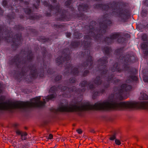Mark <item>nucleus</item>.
Returning a JSON list of instances; mask_svg holds the SVG:
<instances>
[{
	"label": "nucleus",
	"mask_w": 148,
	"mask_h": 148,
	"mask_svg": "<svg viewBox=\"0 0 148 148\" xmlns=\"http://www.w3.org/2000/svg\"><path fill=\"white\" fill-rule=\"evenodd\" d=\"M41 97L33 98L30 102H23L16 101L13 102H3L4 98H0V110H8L15 108H24L33 107H42L45 103V99L43 101H40Z\"/></svg>",
	"instance_id": "nucleus-1"
},
{
	"label": "nucleus",
	"mask_w": 148,
	"mask_h": 148,
	"mask_svg": "<svg viewBox=\"0 0 148 148\" xmlns=\"http://www.w3.org/2000/svg\"><path fill=\"white\" fill-rule=\"evenodd\" d=\"M132 88V86L129 85L125 84H123L118 89L117 94L119 99H124L123 97L125 95L126 92L130 90Z\"/></svg>",
	"instance_id": "nucleus-2"
},
{
	"label": "nucleus",
	"mask_w": 148,
	"mask_h": 148,
	"mask_svg": "<svg viewBox=\"0 0 148 148\" xmlns=\"http://www.w3.org/2000/svg\"><path fill=\"white\" fill-rule=\"evenodd\" d=\"M112 14L118 16L122 20H125L127 18V11L122 8H114L112 12Z\"/></svg>",
	"instance_id": "nucleus-3"
},
{
	"label": "nucleus",
	"mask_w": 148,
	"mask_h": 148,
	"mask_svg": "<svg viewBox=\"0 0 148 148\" xmlns=\"http://www.w3.org/2000/svg\"><path fill=\"white\" fill-rule=\"evenodd\" d=\"M107 17H109V15L107 14H105L103 16V18L105 20L104 21L103 23H102L101 25V26L103 28H106L108 25L111 24L112 23V22L110 21L107 19ZM102 29H101L99 30V32H101L102 33H105L106 31L105 29H103L102 30Z\"/></svg>",
	"instance_id": "nucleus-4"
},
{
	"label": "nucleus",
	"mask_w": 148,
	"mask_h": 148,
	"mask_svg": "<svg viewBox=\"0 0 148 148\" xmlns=\"http://www.w3.org/2000/svg\"><path fill=\"white\" fill-rule=\"evenodd\" d=\"M120 34L119 33H115L111 35L110 38H107L105 39L106 42L108 44H109L112 42L113 40L115 39L119 36Z\"/></svg>",
	"instance_id": "nucleus-5"
},
{
	"label": "nucleus",
	"mask_w": 148,
	"mask_h": 148,
	"mask_svg": "<svg viewBox=\"0 0 148 148\" xmlns=\"http://www.w3.org/2000/svg\"><path fill=\"white\" fill-rule=\"evenodd\" d=\"M120 67V66L118 64H115L113 66V68L112 69V72L117 71L119 72H121L123 70L121 69H119Z\"/></svg>",
	"instance_id": "nucleus-6"
},
{
	"label": "nucleus",
	"mask_w": 148,
	"mask_h": 148,
	"mask_svg": "<svg viewBox=\"0 0 148 148\" xmlns=\"http://www.w3.org/2000/svg\"><path fill=\"white\" fill-rule=\"evenodd\" d=\"M134 58V57L133 56H130L129 55H126V56L123 58L122 60H124L126 63H127L128 62H133L132 60Z\"/></svg>",
	"instance_id": "nucleus-7"
},
{
	"label": "nucleus",
	"mask_w": 148,
	"mask_h": 148,
	"mask_svg": "<svg viewBox=\"0 0 148 148\" xmlns=\"http://www.w3.org/2000/svg\"><path fill=\"white\" fill-rule=\"evenodd\" d=\"M141 47L144 50H145L144 53L148 55V42H146L145 43H143L141 45Z\"/></svg>",
	"instance_id": "nucleus-8"
},
{
	"label": "nucleus",
	"mask_w": 148,
	"mask_h": 148,
	"mask_svg": "<svg viewBox=\"0 0 148 148\" xmlns=\"http://www.w3.org/2000/svg\"><path fill=\"white\" fill-rule=\"evenodd\" d=\"M95 8H101L103 9H104L105 10L109 9L110 8L109 6L107 5H103L102 4H99L96 5L95 6Z\"/></svg>",
	"instance_id": "nucleus-9"
},
{
	"label": "nucleus",
	"mask_w": 148,
	"mask_h": 148,
	"mask_svg": "<svg viewBox=\"0 0 148 148\" xmlns=\"http://www.w3.org/2000/svg\"><path fill=\"white\" fill-rule=\"evenodd\" d=\"M95 84L97 86L100 85L101 83V81L100 80V77L99 76H97L94 80Z\"/></svg>",
	"instance_id": "nucleus-10"
},
{
	"label": "nucleus",
	"mask_w": 148,
	"mask_h": 148,
	"mask_svg": "<svg viewBox=\"0 0 148 148\" xmlns=\"http://www.w3.org/2000/svg\"><path fill=\"white\" fill-rule=\"evenodd\" d=\"M93 29H91L90 28V32H89V34L90 35L91 37H93L95 38H96L97 37H98V34L95 35V32L93 31Z\"/></svg>",
	"instance_id": "nucleus-11"
},
{
	"label": "nucleus",
	"mask_w": 148,
	"mask_h": 148,
	"mask_svg": "<svg viewBox=\"0 0 148 148\" xmlns=\"http://www.w3.org/2000/svg\"><path fill=\"white\" fill-rule=\"evenodd\" d=\"M140 95V99L146 100L148 99V96L146 94L141 93Z\"/></svg>",
	"instance_id": "nucleus-12"
},
{
	"label": "nucleus",
	"mask_w": 148,
	"mask_h": 148,
	"mask_svg": "<svg viewBox=\"0 0 148 148\" xmlns=\"http://www.w3.org/2000/svg\"><path fill=\"white\" fill-rule=\"evenodd\" d=\"M92 58L91 56H89L88 58L87 62H86V64H88L87 66L89 65V67H90V66L92 65Z\"/></svg>",
	"instance_id": "nucleus-13"
},
{
	"label": "nucleus",
	"mask_w": 148,
	"mask_h": 148,
	"mask_svg": "<svg viewBox=\"0 0 148 148\" xmlns=\"http://www.w3.org/2000/svg\"><path fill=\"white\" fill-rule=\"evenodd\" d=\"M30 69L31 70V72H32L31 75H32L34 76L36 75L37 71L34 66H32V68L31 67Z\"/></svg>",
	"instance_id": "nucleus-14"
},
{
	"label": "nucleus",
	"mask_w": 148,
	"mask_h": 148,
	"mask_svg": "<svg viewBox=\"0 0 148 148\" xmlns=\"http://www.w3.org/2000/svg\"><path fill=\"white\" fill-rule=\"evenodd\" d=\"M55 97V95L54 94H52L50 95H49L47 97L45 98L46 100L47 101H48L49 100L52 99L53 98Z\"/></svg>",
	"instance_id": "nucleus-15"
},
{
	"label": "nucleus",
	"mask_w": 148,
	"mask_h": 148,
	"mask_svg": "<svg viewBox=\"0 0 148 148\" xmlns=\"http://www.w3.org/2000/svg\"><path fill=\"white\" fill-rule=\"evenodd\" d=\"M27 134L26 132H22L21 135V139L22 140H25L26 139V136H27Z\"/></svg>",
	"instance_id": "nucleus-16"
},
{
	"label": "nucleus",
	"mask_w": 148,
	"mask_h": 148,
	"mask_svg": "<svg viewBox=\"0 0 148 148\" xmlns=\"http://www.w3.org/2000/svg\"><path fill=\"white\" fill-rule=\"evenodd\" d=\"M111 50V48L108 47H105L103 49L104 51H105V53L107 55L110 52Z\"/></svg>",
	"instance_id": "nucleus-17"
},
{
	"label": "nucleus",
	"mask_w": 148,
	"mask_h": 148,
	"mask_svg": "<svg viewBox=\"0 0 148 148\" xmlns=\"http://www.w3.org/2000/svg\"><path fill=\"white\" fill-rule=\"evenodd\" d=\"M108 81L110 82L111 81L113 83H116L119 82V80L118 79H115L114 78H113V77H109L108 79Z\"/></svg>",
	"instance_id": "nucleus-18"
},
{
	"label": "nucleus",
	"mask_w": 148,
	"mask_h": 148,
	"mask_svg": "<svg viewBox=\"0 0 148 148\" xmlns=\"http://www.w3.org/2000/svg\"><path fill=\"white\" fill-rule=\"evenodd\" d=\"M72 89H71H71L69 88L66 87H63L62 89V90L63 91H66V92H67V91H68L69 92H71V91H73V90H72Z\"/></svg>",
	"instance_id": "nucleus-19"
},
{
	"label": "nucleus",
	"mask_w": 148,
	"mask_h": 148,
	"mask_svg": "<svg viewBox=\"0 0 148 148\" xmlns=\"http://www.w3.org/2000/svg\"><path fill=\"white\" fill-rule=\"evenodd\" d=\"M78 73V71L77 69L76 68H74L71 72V73H72L73 74L75 75H77Z\"/></svg>",
	"instance_id": "nucleus-20"
},
{
	"label": "nucleus",
	"mask_w": 148,
	"mask_h": 148,
	"mask_svg": "<svg viewBox=\"0 0 148 148\" xmlns=\"http://www.w3.org/2000/svg\"><path fill=\"white\" fill-rule=\"evenodd\" d=\"M56 63L59 65L60 64H62V58H58L56 59Z\"/></svg>",
	"instance_id": "nucleus-21"
},
{
	"label": "nucleus",
	"mask_w": 148,
	"mask_h": 148,
	"mask_svg": "<svg viewBox=\"0 0 148 148\" xmlns=\"http://www.w3.org/2000/svg\"><path fill=\"white\" fill-rule=\"evenodd\" d=\"M90 84L88 83V85ZM80 85L82 87L86 86L88 85V82L86 81H84L81 83Z\"/></svg>",
	"instance_id": "nucleus-22"
},
{
	"label": "nucleus",
	"mask_w": 148,
	"mask_h": 148,
	"mask_svg": "<svg viewBox=\"0 0 148 148\" xmlns=\"http://www.w3.org/2000/svg\"><path fill=\"white\" fill-rule=\"evenodd\" d=\"M138 79V78L137 77L134 75H132L130 77V81H132V80L134 81H137Z\"/></svg>",
	"instance_id": "nucleus-23"
},
{
	"label": "nucleus",
	"mask_w": 148,
	"mask_h": 148,
	"mask_svg": "<svg viewBox=\"0 0 148 148\" xmlns=\"http://www.w3.org/2000/svg\"><path fill=\"white\" fill-rule=\"evenodd\" d=\"M58 89L56 88L55 86H53L51 87L49 90V92H53L56 90H58Z\"/></svg>",
	"instance_id": "nucleus-24"
},
{
	"label": "nucleus",
	"mask_w": 148,
	"mask_h": 148,
	"mask_svg": "<svg viewBox=\"0 0 148 148\" xmlns=\"http://www.w3.org/2000/svg\"><path fill=\"white\" fill-rule=\"evenodd\" d=\"M70 57L69 55H67L66 58L63 59V61H68L70 60Z\"/></svg>",
	"instance_id": "nucleus-25"
},
{
	"label": "nucleus",
	"mask_w": 148,
	"mask_h": 148,
	"mask_svg": "<svg viewBox=\"0 0 148 148\" xmlns=\"http://www.w3.org/2000/svg\"><path fill=\"white\" fill-rule=\"evenodd\" d=\"M116 138V135L115 134L112 135L110 138L109 139L111 140H113Z\"/></svg>",
	"instance_id": "nucleus-26"
},
{
	"label": "nucleus",
	"mask_w": 148,
	"mask_h": 148,
	"mask_svg": "<svg viewBox=\"0 0 148 148\" xmlns=\"http://www.w3.org/2000/svg\"><path fill=\"white\" fill-rule=\"evenodd\" d=\"M143 80L145 82H148V76H144L143 77Z\"/></svg>",
	"instance_id": "nucleus-27"
},
{
	"label": "nucleus",
	"mask_w": 148,
	"mask_h": 148,
	"mask_svg": "<svg viewBox=\"0 0 148 148\" xmlns=\"http://www.w3.org/2000/svg\"><path fill=\"white\" fill-rule=\"evenodd\" d=\"M142 39L143 41H146L147 39V36L146 34H143L142 36Z\"/></svg>",
	"instance_id": "nucleus-28"
},
{
	"label": "nucleus",
	"mask_w": 148,
	"mask_h": 148,
	"mask_svg": "<svg viewBox=\"0 0 148 148\" xmlns=\"http://www.w3.org/2000/svg\"><path fill=\"white\" fill-rule=\"evenodd\" d=\"M82 6L83 5H79L78 7V9L79 10H82L83 11H85V8L84 7L83 8H82Z\"/></svg>",
	"instance_id": "nucleus-29"
},
{
	"label": "nucleus",
	"mask_w": 148,
	"mask_h": 148,
	"mask_svg": "<svg viewBox=\"0 0 148 148\" xmlns=\"http://www.w3.org/2000/svg\"><path fill=\"white\" fill-rule=\"evenodd\" d=\"M99 63L100 62H101V64H102V63L104 64V63L107 62V59H106V60H102L101 59H100L99 60Z\"/></svg>",
	"instance_id": "nucleus-30"
},
{
	"label": "nucleus",
	"mask_w": 148,
	"mask_h": 148,
	"mask_svg": "<svg viewBox=\"0 0 148 148\" xmlns=\"http://www.w3.org/2000/svg\"><path fill=\"white\" fill-rule=\"evenodd\" d=\"M14 62L16 63V64L18 65H18L22 63L21 62H19V59L18 58L17 59H15Z\"/></svg>",
	"instance_id": "nucleus-31"
},
{
	"label": "nucleus",
	"mask_w": 148,
	"mask_h": 148,
	"mask_svg": "<svg viewBox=\"0 0 148 148\" xmlns=\"http://www.w3.org/2000/svg\"><path fill=\"white\" fill-rule=\"evenodd\" d=\"M25 12L27 14H29L31 12V10L29 8L25 9Z\"/></svg>",
	"instance_id": "nucleus-32"
},
{
	"label": "nucleus",
	"mask_w": 148,
	"mask_h": 148,
	"mask_svg": "<svg viewBox=\"0 0 148 148\" xmlns=\"http://www.w3.org/2000/svg\"><path fill=\"white\" fill-rule=\"evenodd\" d=\"M61 79V76L60 75H59L57 76L55 78V80L56 81H58L60 79Z\"/></svg>",
	"instance_id": "nucleus-33"
},
{
	"label": "nucleus",
	"mask_w": 148,
	"mask_h": 148,
	"mask_svg": "<svg viewBox=\"0 0 148 148\" xmlns=\"http://www.w3.org/2000/svg\"><path fill=\"white\" fill-rule=\"evenodd\" d=\"M16 134H18V135H21L22 134L23 132H22V131H20V130H17L16 131Z\"/></svg>",
	"instance_id": "nucleus-34"
},
{
	"label": "nucleus",
	"mask_w": 148,
	"mask_h": 148,
	"mask_svg": "<svg viewBox=\"0 0 148 148\" xmlns=\"http://www.w3.org/2000/svg\"><path fill=\"white\" fill-rule=\"evenodd\" d=\"M78 34V32H75L74 33V35L75 36V38H80L81 37V36H82V35L80 34L79 36H77V34Z\"/></svg>",
	"instance_id": "nucleus-35"
},
{
	"label": "nucleus",
	"mask_w": 148,
	"mask_h": 148,
	"mask_svg": "<svg viewBox=\"0 0 148 148\" xmlns=\"http://www.w3.org/2000/svg\"><path fill=\"white\" fill-rule=\"evenodd\" d=\"M115 143L118 145H120L121 144L120 141L118 139H115Z\"/></svg>",
	"instance_id": "nucleus-36"
},
{
	"label": "nucleus",
	"mask_w": 148,
	"mask_h": 148,
	"mask_svg": "<svg viewBox=\"0 0 148 148\" xmlns=\"http://www.w3.org/2000/svg\"><path fill=\"white\" fill-rule=\"evenodd\" d=\"M69 81L71 83H73L75 82V79L74 78H70V79Z\"/></svg>",
	"instance_id": "nucleus-37"
},
{
	"label": "nucleus",
	"mask_w": 148,
	"mask_h": 148,
	"mask_svg": "<svg viewBox=\"0 0 148 148\" xmlns=\"http://www.w3.org/2000/svg\"><path fill=\"white\" fill-rule=\"evenodd\" d=\"M71 0H69L66 2L65 4L66 5H68L71 4Z\"/></svg>",
	"instance_id": "nucleus-38"
},
{
	"label": "nucleus",
	"mask_w": 148,
	"mask_h": 148,
	"mask_svg": "<svg viewBox=\"0 0 148 148\" xmlns=\"http://www.w3.org/2000/svg\"><path fill=\"white\" fill-rule=\"evenodd\" d=\"M89 73V72L88 71H85L84 72V73L83 74V75L84 76H85L86 75H87V74H88Z\"/></svg>",
	"instance_id": "nucleus-39"
},
{
	"label": "nucleus",
	"mask_w": 148,
	"mask_h": 148,
	"mask_svg": "<svg viewBox=\"0 0 148 148\" xmlns=\"http://www.w3.org/2000/svg\"><path fill=\"white\" fill-rule=\"evenodd\" d=\"M7 4V1H3L2 3V5L3 6H5Z\"/></svg>",
	"instance_id": "nucleus-40"
},
{
	"label": "nucleus",
	"mask_w": 148,
	"mask_h": 148,
	"mask_svg": "<svg viewBox=\"0 0 148 148\" xmlns=\"http://www.w3.org/2000/svg\"><path fill=\"white\" fill-rule=\"evenodd\" d=\"M76 131L79 134H81L82 133V131L80 129L77 130Z\"/></svg>",
	"instance_id": "nucleus-41"
},
{
	"label": "nucleus",
	"mask_w": 148,
	"mask_h": 148,
	"mask_svg": "<svg viewBox=\"0 0 148 148\" xmlns=\"http://www.w3.org/2000/svg\"><path fill=\"white\" fill-rule=\"evenodd\" d=\"M99 92H95L93 94V98L95 99L94 98V96H95V95H99Z\"/></svg>",
	"instance_id": "nucleus-42"
},
{
	"label": "nucleus",
	"mask_w": 148,
	"mask_h": 148,
	"mask_svg": "<svg viewBox=\"0 0 148 148\" xmlns=\"http://www.w3.org/2000/svg\"><path fill=\"white\" fill-rule=\"evenodd\" d=\"M53 135L51 134H50L48 138L49 139H51L53 138Z\"/></svg>",
	"instance_id": "nucleus-43"
},
{
	"label": "nucleus",
	"mask_w": 148,
	"mask_h": 148,
	"mask_svg": "<svg viewBox=\"0 0 148 148\" xmlns=\"http://www.w3.org/2000/svg\"><path fill=\"white\" fill-rule=\"evenodd\" d=\"M56 10H57V11L58 12V13H60V8H59V7L58 6L57 7H56Z\"/></svg>",
	"instance_id": "nucleus-44"
},
{
	"label": "nucleus",
	"mask_w": 148,
	"mask_h": 148,
	"mask_svg": "<svg viewBox=\"0 0 148 148\" xmlns=\"http://www.w3.org/2000/svg\"><path fill=\"white\" fill-rule=\"evenodd\" d=\"M71 34L70 33H68L66 34V36L67 37H69L71 36Z\"/></svg>",
	"instance_id": "nucleus-45"
},
{
	"label": "nucleus",
	"mask_w": 148,
	"mask_h": 148,
	"mask_svg": "<svg viewBox=\"0 0 148 148\" xmlns=\"http://www.w3.org/2000/svg\"><path fill=\"white\" fill-rule=\"evenodd\" d=\"M44 4L45 6H48V3L46 1H45L44 3Z\"/></svg>",
	"instance_id": "nucleus-46"
},
{
	"label": "nucleus",
	"mask_w": 148,
	"mask_h": 148,
	"mask_svg": "<svg viewBox=\"0 0 148 148\" xmlns=\"http://www.w3.org/2000/svg\"><path fill=\"white\" fill-rule=\"evenodd\" d=\"M142 14L144 16L145 15L147 14V13L146 12H144L143 11V12L142 13Z\"/></svg>",
	"instance_id": "nucleus-47"
},
{
	"label": "nucleus",
	"mask_w": 148,
	"mask_h": 148,
	"mask_svg": "<svg viewBox=\"0 0 148 148\" xmlns=\"http://www.w3.org/2000/svg\"><path fill=\"white\" fill-rule=\"evenodd\" d=\"M89 88L90 89H92L94 88V86L93 85H89Z\"/></svg>",
	"instance_id": "nucleus-48"
},
{
	"label": "nucleus",
	"mask_w": 148,
	"mask_h": 148,
	"mask_svg": "<svg viewBox=\"0 0 148 148\" xmlns=\"http://www.w3.org/2000/svg\"><path fill=\"white\" fill-rule=\"evenodd\" d=\"M103 71H102V74H103L104 73V72H106V69H105Z\"/></svg>",
	"instance_id": "nucleus-49"
},
{
	"label": "nucleus",
	"mask_w": 148,
	"mask_h": 148,
	"mask_svg": "<svg viewBox=\"0 0 148 148\" xmlns=\"http://www.w3.org/2000/svg\"><path fill=\"white\" fill-rule=\"evenodd\" d=\"M49 8H51V10H53V7L51 5H50V6L49 5Z\"/></svg>",
	"instance_id": "nucleus-50"
},
{
	"label": "nucleus",
	"mask_w": 148,
	"mask_h": 148,
	"mask_svg": "<svg viewBox=\"0 0 148 148\" xmlns=\"http://www.w3.org/2000/svg\"><path fill=\"white\" fill-rule=\"evenodd\" d=\"M40 2V0H37L36 3L38 5V4Z\"/></svg>",
	"instance_id": "nucleus-51"
},
{
	"label": "nucleus",
	"mask_w": 148,
	"mask_h": 148,
	"mask_svg": "<svg viewBox=\"0 0 148 148\" xmlns=\"http://www.w3.org/2000/svg\"><path fill=\"white\" fill-rule=\"evenodd\" d=\"M31 54H30L29 55V56H31ZM32 56H30V58L29 59V60H30L32 59Z\"/></svg>",
	"instance_id": "nucleus-52"
},
{
	"label": "nucleus",
	"mask_w": 148,
	"mask_h": 148,
	"mask_svg": "<svg viewBox=\"0 0 148 148\" xmlns=\"http://www.w3.org/2000/svg\"><path fill=\"white\" fill-rule=\"evenodd\" d=\"M85 37V39H90V37H87V36H86Z\"/></svg>",
	"instance_id": "nucleus-53"
},
{
	"label": "nucleus",
	"mask_w": 148,
	"mask_h": 148,
	"mask_svg": "<svg viewBox=\"0 0 148 148\" xmlns=\"http://www.w3.org/2000/svg\"><path fill=\"white\" fill-rule=\"evenodd\" d=\"M104 91V89H102L101 91H100V93H103ZM100 93V92H99Z\"/></svg>",
	"instance_id": "nucleus-54"
},
{
	"label": "nucleus",
	"mask_w": 148,
	"mask_h": 148,
	"mask_svg": "<svg viewBox=\"0 0 148 148\" xmlns=\"http://www.w3.org/2000/svg\"><path fill=\"white\" fill-rule=\"evenodd\" d=\"M16 38L17 39V40H18V39H20V38H19V37H18V36H17V35H16Z\"/></svg>",
	"instance_id": "nucleus-55"
},
{
	"label": "nucleus",
	"mask_w": 148,
	"mask_h": 148,
	"mask_svg": "<svg viewBox=\"0 0 148 148\" xmlns=\"http://www.w3.org/2000/svg\"><path fill=\"white\" fill-rule=\"evenodd\" d=\"M85 63H86V62L84 63V67H86H86L87 66H86L85 65Z\"/></svg>",
	"instance_id": "nucleus-56"
},
{
	"label": "nucleus",
	"mask_w": 148,
	"mask_h": 148,
	"mask_svg": "<svg viewBox=\"0 0 148 148\" xmlns=\"http://www.w3.org/2000/svg\"><path fill=\"white\" fill-rule=\"evenodd\" d=\"M28 3L27 2H25L24 3V4H28Z\"/></svg>",
	"instance_id": "nucleus-57"
},
{
	"label": "nucleus",
	"mask_w": 148,
	"mask_h": 148,
	"mask_svg": "<svg viewBox=\"0 0 148 148\" xmlns=\"http://www.w3.org/2000/svg\"><path fill=\"white\" fill-rule=\"evenodd\" d=\"M56 0H53V2H54V3H56Z\"/></svg>",
	"instance_id": "nucleus-58"
},
{
	"label": "nucleus",
	"mask_w": 148,
	"mask_h": 148,
	"mask_svg": "<svg viewBox=\"0 0 148 148\" xmlns=\"http://www.w3.org/2000/svg\"><path fill=\"white\" fill-rule=\"evenodd\" d=\"M34 6L36 8H37V6L35 5L34 4Z\"/></svg>",
	"instance_id": "nucleus-59"
},
{
	"label": "nucleus",
	"mask_w": 148,
	"mask_h": 148,
	"mask_svg": "<svg viewBox=\"0 0 148 148\" xmlns=\"http://www.w3.org/2000/svg\"><path fill=\"white\" fill-rule=\"evenodd\" d=\"M79 43V42H77V45H78Z\"/></svg>",
	"instance_id": "nucleus-60"
},
{
	"label": "nucleus",
	"mask_w": 148,
	"mask_h": 148,
	"mask_svg": "<svg viewBox=\"0 0 148 148\" xmlns=\"http://www.w3.org/2000/svg\"><path fill=\"white\" fill-rule=\"evenodd\" d=\"M108 87V85H107L106 86H105V87Z\"/></svg>",
	"instance_id": "nucleus-61"
},
{
	"label": "nucleus",
	"mask_w": 148,
	"mask_h": 148,
	"mask_svg": "<svg viewBox=\"0 0 148 148\" xmlns=\"http://www.w3.org/2000/svg\"><path fill=\"white\" fill-rule=\"evenodd\" d=\"M85 7H88V6L87 5H86Z\"/></svg>",
	"instance_id": "nucleus-62"
},
{
	"label": "nucleus",
	"mask_w": 148,
	"mask_h": 148,
	"mask_svg": "<svg viewBox=\"0 0 148 148\" xmlns=\"http://www.w3.org/2000/svg\"><path fill=\"white\" fill-rule=\"evenodd\" d=\"M118 42H119V39H118Z\"/></svg>",
	"instance_id": "nucleus-63"
},
{
	"label": "nucleus",
	"mask_w": 148,
	"mask_h": 148,
	"mask_svg": "<svg viewBox=\"0 0 148 148\" xmlns=\"http://www.w3.org/2000/svg\"><path fill=\"white\" fill-rule=\"evenodd\" d=\"M1 90H0V93H1Z\"/></svg>",
	"instance_id": "nucleus-64"
}]
</instances>
